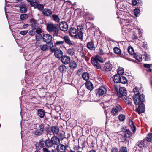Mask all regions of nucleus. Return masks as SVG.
<instances>
[{"label":"nucleus","instance_id":"obj_23","mask_svg":"<svg viewBox=\"0 0 152 152\" xmlns=\"http://www.w3.org/2000/svg\"><path fill=\"white\" fill-rule=\"evenodd\" d=\"M31 26L34 29L38 30V29H40L39 27V24L35 20H32L31 21Z\"/></svg>","mask_w":152,"mask_h":152},{"label":"nucleus","instance_id":"obj_29","mask_svg":"<svg viewBox=\"0 0 152 152\" xmlns=\"http://www.w3.org/2000/svg\"><path fill=\"white\" fill-rule=\"evenodd\" d=\"M95 60L97 62H99L101 63H103L104 62V61L103 59H102L101 57H100L99 55H96L95 58H91V61H94Z\"/></svg>","mask_w":152,"mask_h":152},{"label":"nucleus","instance_id":"obj_37","mask_svg":"<svg viewBox=\"0 0 152 152\" xmlns=\"http://www.w3.org/2000/svg\"><path fill=\"white\" fill-rule=\"evenodd\" d=\"M75 51L74 48H72L68 49L66 51V53L70 56H72L75 54Z\"/></svg>","mask_w":152,"mask_h":152},{"label":"nucleus","instance_id":"obj_11","mask_svg":"<svg viewBox=\"0 0 152 152\" xmlns=\"http://www.w3.org/2000/svg\"><path fill=\"white\" fill-rule=\"evenodd\" d=\"M38 129L42 132H44V131H46L47 133L51 135V132L49 130V128H46L45 126L44 125L42 124H40L38 126Z\"/></svg>","mask_w":152,"mask_h":152},{"label":"nucleus","instance_id":"obj_47","mask_svg":"<svg viewBox=\"0 0 152 152\" xmlns=\"http://www.w3.org/2000/svg\"><path fill=\"white\" fill-rule=\"evenodd\" d=\"M128 51L129 53L131 55H133L134 52L133 48L131 46H129L128 48Z\"/></svg>","mask_w":152,"mask_h":152},{"label":"nucleus","instance_id":"obj_28","mask_svg":"<svg viewBox=\"0 0 152 152\" xmlns=\"http://www.w3.org/2000/svg\"><path fill=\"white\" fill-rule=\"evenodd\" d=\"M91 61L92 64L94 68L99 69H101L100 64L98 62L96 61L95 60Z\"/></svg>","mask_w":152,"mask_h":152},{"label":"nucleus","instance_id":"obj_52","mask_svg":"<svg viewBox=\"0 0 152 152\" xmlns=\"http://www.w3.org/2000/svg\"><path fill=\"white\" fill-rule=\"evenodd\" d=\"M143 57L145 61H148L150 58V55L147 54H144L143 56Z\"/></svg>","mask_w":152,"mask_h":152},{"label":"nucleus","instance_id":"obj_46","mask_svg":"<svg viewBox=\"0 0 152 152\" xmlns=\"http://www.w3.org/2000/svg\"><path fill=\"white\" fill-rule=\"evenodd\" d=\"M146 138L147 141L148 142H151L152 141V133H148Z\"/></svg>","mask_w":152,"mask_h":152},{"label":"nucleus","instance_id":"obj_39","mask_svg":"<svg viewBox=\"0 0 152 152\" xmlns=\"http://www.w3.org/2000/svg\"><path fill=\"white\" fill-rule=\"evenodd\" d=\"M82 77L83 80H87L89 79L90 75L88 73L84 72L82 75Z\"/></svg>","mask_w":152,"mask_h":152},{"label":"nucleus","instance_id":"obj_3","mask_svg":"<svg viewBox=\"0 0 152 152\" xmlns=\"http://www.w3.org/2000/svg\"><path fill=\"white\" fill-rule=\"evenodd\" d=\"M133 99L135 105L138 104L140 102H143L145 100V96L143 94L134 95L133 96Z\"/></svg>","mask_w":152,"mask_h":152},{"label":"nucleus","instance_id":"obj_8","mask_svg":"<svg viewBox=\"0 0 152 152\" xmlns=\"http://www.w3.org/2000/svg\"><path fill=\"white\" fill-rule=\"evenodd\" d=\"M121 109L122 108L120 105L117 104L112 109L111 111V113L114 115L116 116L117 115V113L119 112Z\"/></svg>","mask_w":152,"mask_h":152},{"label":"nucleus","instance_id":"obj_13","mask_svg":"<svg viewBox=\"0 0 152 152\" xmlns=\"http://www.w3.org/2000/svg\"><path fill=\"white\" fill-rule=\"evenodd\" d=\"M106 91L107 89L105 87L103 86H101L98 89L96 95L99 96H102L105 94Z\"/></svg>","mask_w":152,"mask_h":152},{"label":"nucleus","instance_id":"obj_14","mask_svg":"<svg viewBox=\"0 0 152 152\" xmlns=\"http://www.w3.org/2000/svg\"><path fill=\"white\" fill-rule=\"evenodd\" d=\"M70 60V57L66 55L62 56L61 59L62 62L65 64H67L69 63Z\"/></svg>","mask_w":152,"mask_h":152},{"label":"nucleus","instance_id":"obj_17","mask_svg":"<svg viewBox=\"0 0 152 152\" xmlns=\"http://www.w3.org/2000/svg\"><path fill=\"white\" fill-rule=\"evenodd\" d=\"M132 133L131 132L129 129H126L124 132V137L127 141H128L130 137L132 135Z\"/></svg>","mask_w":152,"mask_h":152},{"label":"nucleus","instance_id":"obj_32","mask_svg":"<svg viewBox=\"0 0 152 152\" xmlns=\"http://www.w3.org/2000/svg\"><path fill=\"white\" fill-rule=\"evenodd\" d=\"M53 20L56 23H59L60 21V18L58 15L56 14H53L52 15Z\"/></svg>","mask_w":152,"mask_h":152},{"label":"nucleus","instance_id":"obj_1","mask_svg":"<svg viewBox=\"0 0 152 152\" xmlns=\"http://www.w3.org/2000/svg\"><path fill=\"white\" fill-rule=\"evenodd\" d=\"M46 27L47 30L52 33L53 37L59 36V26L58 24L50 22L46 24Z\"/></svg>","mask_w":152,"mask_h":152},{"label":"nucleus","instance_id":"obj_48","mask_svg":"<svg viewBox=\"0 0 152 152\" xmlns=\"http://www.w3.org/2000/svg\"><path fill=\"white\" fill-rule=\"evenodd\" d=\"M64 43V42L62 41H56L55 44L57 46H60L62 45Z\"/></svg>","mask_w":152,"mask_h":152},{"label":"nucleus","instance_id":"obj_44","mask_svg":"<svg viewBox=\"0 0 152 152\" xmlns=\"http://www.w3.org/2000/svg\"><path fill=\"white\" fill-rule=\"evenodd\" d=\"M139 89L137 87H135L133 89V92L134 94V95H140L141 90Z\"/></svg>","mask_w":152,"mask_h":152},{"label":"nucleus","instance_id":"obj_25","mask_svg":"<svg viewBox=\"0 0 152 152\" xmlns=\"http://www.w3.org/2000/svg\"><path fill=\"white\" fill-rule=\"evenodd\" d=\"M62 52L61 50H57L55 51L54 54L56 58H59L62 56Z\"/></svg>","mask_w":152,"mask_h":152},{"label":"nucleus","instance_id":"obj_20","mask_svg":"<svg viewBox=\"0 0 152 152\" xmlns=\"http://www.w3.org/2000/svg\"><path fill=\"white\" fill-rule=\"evenodd\" d=\"M63 39L66 43L70 45H75V42L72 41H71L70 38L67 36H64Z\"/></svg>","mask_w":152,"mask_h":152},{"label":"nucleus","instance_id":"obj_18","mask_svg":"<svg viewBox=\"0 0 152 152\" xmlns=\"http://www.w3.org/2000/svg\"><path fill=\"white\" fill-rule=\"evenodd\" d=\"M36 32L37 33L35 36L36 39V40H39L43 37L42 35L41 34L42 32L41 29H38V30H36Z\"/></svg>","mask_w":152,"mask_h":152},{"label":"nucleus","instance_id":"obj_41","mask_svg":"<svg viewBox=\"0 0 152 152\" xmlns=\"http://www.w3.org/2000/svg\"><path fill=\"white\" fill-rule=\"evenodd\" d=\"M77 66V64L75 61H72L69 64V67L71 69H74Z\"/></svg>","mask_w":152,"mask_h":152},{"label":"nucleus","instance_id":"obj_12","mask_svg":"<svg viewBox=\"0 0 152 152\" xmlns=\"http://www.w3.org/2000/svg\"><path fill=\"white\" fill-rule=\"evenodd\" d=\"M53 46V43H50V45L48 44L42 45L40 46V48L43 51H46L48 49H50Z\"/></svg>","mask_w":152,"mask_h":152},{"label":"nucleus","instance_id":"obj_38","mask_svg":"<svg viewBox=\"0 0 152 152\" xmlns=\"http://www.w3.org/2000/svg\"><path fill=\"white\" fill-rule=\"evenodd\" d=\"M121 1L120 2L118 3L117 6L118 9L121 10H123L124 3L123 2V0H119Z\"/></svg>","mask_w":152,"mask_h":152},{"label":"nucleus","instance_id":"obj_26","mask_svg":"<svg viewBox=\"0 0 152 152\" xmlns=\"http://www.w3.org/2000/svg\"><path fill=\"white\" fill-rule=\"evenodd\" d=\"M53 145H57L60 143V140L57 137H52L51 138Z\"/></svg>","mask_w":152,"mask_h":152},{"label":"nucleus","instance_id":"obj_49","mask_svg":"<svg viewBox=\"0 0 152 152\" xmlns=\"http://www.w3.org/2000/svg\"><path fill=\"white\" fill-rule=\"evenodd\" d=\"M34 134L37 136H40L42 134V132L39 130L38 129H36L34 131Z\"/></svg>","mask_w":152,"mask_h":152},{"label":"nucleus","instance_id":"obj_16","mask_svg":"<svg viewBox=\"0 0 152 152\" xmlns=\"http://www.w3.org/2000/svg\"><path fill=\"white\" fill-rule=\"evenodd\" d=\"M20 12L21 13H25L27 11V7L24 3H22L20 6Z\"/></svg>","mask_w":152,"mask_h":152},{"label":"nucleus","instance_id":"obj_64","mask_svg":"<svg viewBox=\"0 0 152 152\" xmlns=\"http://www.w3.org/2000/svg\"><path fill=\"white\" fill-rule=\"evenodd\" d=\"M42 152H49L48 150L46 148H42Z\"/></svg>","mask_w":152,"mask_h":152},{"label":"nucleus","instance_id":"obj_57","mask_svg":"<svg viewBox=\"0 0 152 152\" xmlns=\"http://www.w3.org/2000/svg\"><path fill=\"white\" fill-rule=\"evenodd\" d=\"M37 42L35 43V46L37 47H40V46L41 45V43L40 42L39 40H37Z\"/></svg>","mask_w":152,"mask_h":152},{"label":"nucleus","instance_id":"obj_31","mask_svg":"<svg viewBox=\"0 0 152 152\" xmlns=\"http://www.w3.org/2000/svg\"><path fill=\"white\" fill-rule=\"evenodd\" d=\"M45 145L46 147L48 148L52 147L53 145L51 139L50 140L49 138H48V139L45 140Z\"/></svg>","mask_w":152,"mask_h":152},{"label":"nucleus","instance_id":"obj_42","mask_svg":"<svg viewBox=\"0 0 152 152\" xmlns=\"http://www.w3.org/2000/svg\"><path fill=\"white\" fill-rule=\"evenodd\" d=\"M59 69L61 72L63 73L66 71V67L64 65H62L59 66Z\"/></svg>","mask_w":152,"mask_h":152},{"label":"nucleus","instance_id":"obj_15","mask_svg":"<svg viewBox=\"0 0 152 152\" xmlns=\"http://www.w3.org/2000/svg\"><path fill=\"white\" fill-rule=\"evenodd\" d=\"M145 111V107L143 103H141L139 105L138 108L136 110V111L139 114L142 113Z\"/></svg>","mask_w":152,"mask_h":152},{"label":"nucleus","instance_id":"obj_33","mask_svg":"<svg viewBox=\"0 0 152 152\" xmlns=\"http://www.w3.org/2000/svg\"><path fill=\"white\" fill-rule=\"evenodd\" d=\"M119 10L117 12V15L118 16L117 18H119L122 19V20H123L122 18L124 16V12L123 10Z\"/></svg>","mask_w":152,"mask_h":152},{"label":"nucleus","instance_id":"obj_34","mask_svg":"<svg viewBox=\"0 0 152 152\" xmlns=\"http://www.w3.org/2000/svg\"><path fill=\"white\" fill-rule=\"evenodd\" d=\"M104 67L105 70L107 71L111 70L112 68V65L110 63H106Z\"/></svg>","mask_w":152,"mask_h":152},{"label":"nucleus","instance_id":"obj_6","mask_svg":"<svg viewBox=\"0 0 152 152\" xmlns=\"http://www.w3.org/2000/svg\"><path fill=\"white\" fill-rule=\"evenodd\" d=\"M127 95V92L126 91V88L124 87V96H125V97H124V102L127 104H131L132 100L131 97Z\"/></svg>","mask_w":152,"mask_h":152},{"label":"nucleus","instance_id":"obj_62","mask_svg":"<svg viewBox=\"0 0 152 152\" xmlns=\"http://www.w3.org/2000/svg\"><path fill=\"white\" fill-rule=\"evenodd\" d=\"M132 4L133 6H136L137 4V0H132Z\"/></svg>","mask_w":152,"mask_h":152},{"label":"nucleus","instance_id":"obj_55","mask_svg":"<svg viewBox=\"0 0 152 152\" xmlns=\"http://www.w3.org/2000/svg\"><path fill=\"white\" fill-rule=\"evenodd\" d=\"M24 56L25 59L27 61L30 59L31 57V55H30L27 56L26 55V53H25L24 54Z\"/></svg>","mask_w":152,"mask_h":152},{"label":"nucleus","instance_id":"obj_4","mask_svg":"<svg viewBox=\"0 0 152 152\" xmlns=\"http://www.w3.org/2000/svg\"><path fill=\"white\" fill-rule=\"evenodd\" d=\"M59 28L60 30L63 31H67L68 29V26L66 22L65 21H62L59 23Z\"/></svg>","mask_w":152,"mask_h":152},{"label":"nucleus","instance_id":"obj_61","mask_svg":"<svg viewBox=\"0 0 152 152\" xmlns=\"http://www.w3.org/2000/svg\"><path fill=\"white\" fill-rule=\"evenodd\" d=\"M77 29L78 30V31H81V30L83 28V26L82 25H79L77 26Z\"/></svg>","mask_w":152,"mask_h":152},{"label":"nucleus","instance_id":"obj_59","mask_svg":"<svg viewBox=\"0 0 152 152\" xmlns=\"http://www.w3.org/2000/svg\"><path fill=\"white\" fill-rule=\"evenodd\" d=\"M28 32V30L21 31L20 34L22 35H24L26 34Z\"/></svg>","mask_w":152,"mask_h":152},{"label":"nucleus","instance_id":"obj_2","mask_svg":"<svg viewBox=\"0 0 152 152\" xmlns=\"http://www.w3.org/2000/svg\"><path fill=\"white\" fill-rule=\"evenodd\" d=\"M69 34L72 37L83 40V34L81 31H78L75 28H71L69 31Z\"/></svg>","mask_w":152,"mask_h":152},{"label":"nucleus","instance_id":"obj_54","mask_svg":"<svg viewBox=\"0 0 152 152\" xmlns=\"http://www.w3.org/2000/svg\"><path fill=\"white\" fill-rule=\"evenodd\" d=\"M30 4L32 6L34 7L35 8H37L38 7V4L36 2H32L30 3Z\"/></svg>","mask_w":152,"mask_h":152},{"label":"nucleus","instance_id":"obj_21","mask_svg":"<svg viewBox=\"0 0 152 152\" xmlns=\"http://www.w3.org/2000/svg\"><path fill=\"white\" fill-rule=\"evenodd\" d=\"M45 111L42 109H38L37 110V115L40 118H42L45 116Z\"/></svg>","mask_w":152,"mask_h":152},{"label":"nucleus","instance_id":"obj_50","mask_svg":"<svg viewBox=\"0 0 152 152\" xmlns=\"http://www.w3.org/2000/svg\"><path fill=\"white\" fill-rule=\"evenodd\" d=\"M57 135H58L59 138H60L61 140H63L64 138V136L63 133L59 132Z\"/></svg>","mask_w":152,"mask_h":152},{"label":"nucleus","instance_id":"obj_24","mask_svg":"<svg viewBox=\"0 0 152 152\" xmlns=\"http://www.w3.org/2000/svg\"><path fill=\"white\" fill-rule=\"evenodd\" d=\"M52 12L51 10L45 8L44 9L42 10V14L45 16H50L52 14Z\"/></svg>","mask_w":152,"mask_h":152},{"label":"nucleus","instance_id":"obj_30","mask_svg":"<svg viewBox=\"0 0 152 152\" xmlns=\"http://www.w3.org/2000/svg\"><path fill=\"white\" fill-rule=\"evenodd\" d=\"M134 57L139 62H141L142 60V55L138 53H135L134 56Z\"/></svg>","mask_w":152,"mask_h":152},{"label":"nucleus","instance_id":"obj_9","mask_svg":"<svg viewBox=\"0 0 152 152\" xmlns=\"http://www.w3.org/2000/svg\"><path fill=\"white\" fill-rule=\"evenodd\" d=\"M68 147V146H65L62 144H60L57 146L56 149L58 152H66L68 151L67 148Z\"/></svg>","mask_w":152,"mask_h":152},{"label":"nucleus","instance_id":"obj_63","mask_svg":"<svg viewBox=\"0 0 152 152\" xmlns=\"http://www.w3.org/2000/svg\"><path fill=\"white\" fill-rule=\"evenodd\" d=\"M146 68H149L151 67V65L149 64H145L143 65Z\"/></svg>","mask_w":152,"mask_h":152},{"label":"nucleus","instance_id":"obj_45","mask_svg":"<svg viewBox=\"0 0 152 152\" xmlns=\"http://www.w3.org/2000/svg\"><path fill=\"white\" fill-rule=\"evenodd\" d=\"M28 15L27 14H23L21 15L20 16V18L22 20H26L28 18Z\"/></svg>","mask_w":152,"mask_h":152},{"label":"nucleus","instance_id":"obj_40","mask_svg":"<svg viewBox=\"0 0 152 152\" xmlns=\"http://www.w3.org/2000/svg\"><path fill=\"white\" fill-rule=\"evenodd\" d=\"M145 140H143L139 141L137 142L138 146L140 148H142L144 147L145 144Z\"/></svg>","mask_w":152,"mask_h":152},{"label":"nucleus","instance_id":"obj_56","mask_svg":"<svg viewBox=\"0 0 152 152\" xmlns=\"http://www.w3.org/2000/svg\"><path fill=\"white\" fill-rule=\"evenodd\" d=\"M37 8L38 10H43L44 8V5L42 4H38V7H37Z\"/></svg>","mask_w":152,"mask_h":152},{"label":"nucleus","instance_id":"obj_36","mask_svg":"<svg viewBox=\"0 0 152 152\" xmlns=\"http://www.w3.org/2000/svg\"><path fill=\"white\" fill-rule=\"evenodd\" d=\"M129 124L132 130L133 133H135L136 131V128L134 124L133 121L130 120L129 121Z\"/></svg>","mask_w":152,"mask_h":152},{"label":"nucleus","instance_id":"obj_35","mask_svg":"<svg viewBox=\"0 0 152 152\" xmlns=\"http://www.w3.org/2000/svg\"><path fill=\"white\" fill-rule=\"evenodd\" d=\"M124 87H121L119 88V91L117 93V95L119 97H122L124 95Z\"/></svg>","mask_w":152,"mask_h":152},{"label":"nucleus","instance_id":"obj_43","mask_svg":"<svg viewBox=\"0 0 152 152\" xmlns=\"http://www.w3.org/2000/svg\"><path fill=\"white\" fill-rule=\"evenodd\" d=\"M117 73L118 75L122 76V75L124 73V69L123 68L119 67H118L117 70Z\"/></svg>","mask_w":152,"mask_h":152},{"label":"nucleus","instance_id":"obj_58","mask_svg":"<svg viewBox=\"0 0 152 152\" xmlns=\"http://www.w3.org/2000/svg\"><path fill=\"white\" fill-rule=\"evenodd\" d=\"M36 32V31H35L34 30V29H32L31 30H30L29 32V34L31 36H33L35 34V32Z\"/></svg>","mask_w":152,"mask_h":152},{"label":"nucleus","instance_id":"obj_22","mask_svg":"<svg viewBox=\"0 0 152 152\" xmlns=\"http://www.w3.org/2000/svg\"><path fill=\"white\" fill-rule=\"evenodd\" d=\"M49 130H50L51 132V133H53L54 135H57L59 131V128L56 126L52 127L50 129H49Z\"/></svg>","mask_w":152,"mask_h":152},{"label":"nucleus","instance_id":"obj_60","mask_svg":"<svg viewBox=\"0 0 152 152\" xmlns=\"http://www.w3.org/2000/svg\"><path fill=\"white\" fill-rule=\"evenodd\" d=\"M118 119L121 121H124V115L123 114L120 115L118 117Z\"/></svg>","mask_w":152,"mask_h":152},{"label":"nucleus","instance_id":"obj_7","mask_svg":"<svg viewBox=\"0 0 152 152\" xmlns=\"http://www.w3.org/2000/svg\"><path fill=\"white\" fill-rule=\"evenodd\" d=\"M45 146V141L42 139L40 140L39 143H37L36 144V149L37 150L42 151V148H44L43 147Z\"/></svg>","mask_w":152,"mask_h":152},{"label":"nucleus","instance_id":"obj_53","mask_svg":"<svg viewBox=\"0 0 152 152\" xmlns=\"http://www.w3.org/2000/svg\"><path fill=\"white\" fill-rule=\"evenodd\" d=\"M114 51L115 53L117 54H120L121 52L120 50L117 47H115L114 48Z\"/></svg>","mask_w":152,"mask_h":152},{"label":"nucleus","instance_id":"obj_19","mask_svg":"<svg viewBox=\"0 0 152 152\" xmlns=\"http://www.w3.org/2000/svg\"><path fill=\"white\" fill-rule=\"evenodd\" d=\"M87 48L91 50H94L95 49V46L93 41H90L88 42L86 45Z\"/></svg>","mask_w":152,"mask_h":152},{"label":"nucleus","instance_id":"obj_51","mask_svg":"<svg viewBox=\"0 0 152 152\" xmlns=\"http://www.w3.org/2000/svg\"><path fill=\"white\" fill-rule=\"evenodd\" d=\"M140 11L139 9H136L134 11V15L136 16L137 17L139 16V14L140 13Z\"/></svg>","mask_w":152,"mask_h":152},{"label":"nucleus","instance_id":"obj_10","mask_svg":"<svg viewBox=\"0 0 152 152\" xmlns=\"http://www.w3.org/2000/svg\"><path fill=\"white\" fill-rule=\"evenodd\" d=\"M121 78L124 80V76H121L118 75H115L113 77V80L115 83H118L121 82L122 84H124V82L121 81Z\"/></svg>","mask_w":152,"mask_h":152},{"label":"nucleus","instance_id":"obj_5","mask_svg":"<svg viewBox=\"0 0 152 152\" xmlns=\"http://www.w3.org/2000/svg\"><path fill=\"white\" fill-rule=\"evenodd\" d=\"M43 41L49 45L50 43H52L51 42L52 39V36L48 34H45L42 37Z\"/></svg>","mask_w":152,"mask_h":152},{"label":"nucleus","instance_id":"obj_27","mask_svg":"<svg viewBox=\"0 0 152 152\" xmlns=\"http://www.w3.org/2000/svg\"><path fill=\"white\" fill-rule=\"evenodd\" d=\"M86 88L89 90H92L94 88L93 84L90 81H87L85 83Z\"/></svg>","mask_w":152,"mask_h":152}]
</instances>
